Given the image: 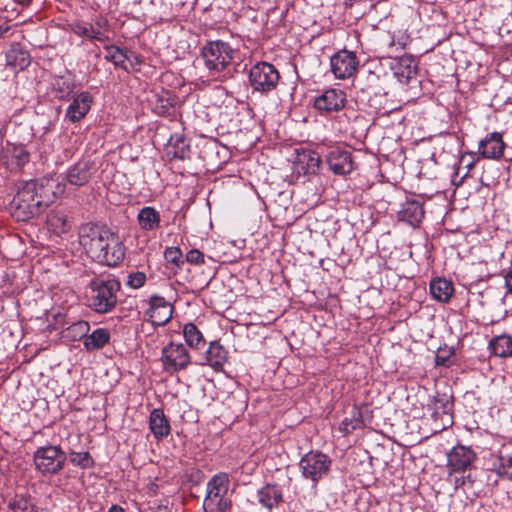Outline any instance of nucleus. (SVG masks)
<instances>
[{
	"label": "nucleus",
	"instance_id": "f257e3e1",
	"mask_svg": "<svg viewBox=\"0 0 512 512\" xmlns=\"http://www.w3.org/2000/svg\"><path fill=\"white\" fill-rule=\"evenodd\" d=\"M64 189L65 183L54 177L26 181L10 203L11 214L17 221H28L39 216Z\"/></svg>",
	"mask_w": 512,
	"mask_h": 512
},
{
	"label": "nucleus",
	"instance_id": "f03ea898",
	"mask_svg": "<svg viewBox=\"0 0 512 512\" xmlns=\"http://www.w3.org/2000/svg\"><path fill=\"white\" fill-rule=\"evenodd\" d=\"M79 242L87 255L101 264L116 266L124 259V248L105 226L86 223L80 227Z\"/></svg>",
	"mask_w": 512,
	"mask_h": 512
},
{
	"label": "nucleus",
	"instance_id": "7ed1b4c3",
	"mask_svg": "<svg viewBox=\"0 0 512 512\" xmlns=\"http://www.w3.org/2000/svg\"><path fill=\"white\" fill-rule=\"evenodd\" d=\"M120 282L112 276L93 277L86 290L88 307L98 314H107L118 304Z\"/></svg>",
	"mask_w": 512,
	"mask_h": 512
},
{
	"label": "nucleus",
	"instance_id": "20e7f679",
	"mask_svg": "<svg viewBox=\"0 0 512 512\" xmlns=\"http://www.w3.org/2000/svg\"><path fill=\"white\" fill-rule=\"evenodd\" d=\"M332 460L328 455L312 450L306 453L299 462V469L302 476L316 485L321 479L328 476Z\"/></svg>",
	"mask_w": 512,
	"mask_h": 512
},
{
	"label": "nucleus",
	"instance_id": "39448f33",
	"mask_svg": "<svg viewBox=\"0 0 512 512\" xmlns=\"http://www.w3.org/2000/svg\"><path fill=\"white\" fill-rule=\"evenodd\" d=\"M36 469L44 476L59 473L67 460L66 453L60 446L47 445L39 447L33 456Z\"/></svg>",
	"mask_w": 512,
	"mask_h": 512
},
{
	"label": "nucleus",
	"instance_id": "423d86ee",
	"mask_svg": "<svg viewBox=\"0 0 512 512\" xmlns=\"http://www.w3.org/2000/svg\"><path fill=\"white\" fill-rule=\"evenodd\" d=\"M280 75L274 65L258 62L249 71V83L255 91L268 93L277 87Z\"/></svg>",
	"mask_w": 512,
	"mask_h": 512
},
{
	"label": "nucleus",
	"instance_id": "0eeeda50",
	"mask_svg": "<svg viewBox=\"0 0 512 512\" xmlns=\"http://www.w3.org/2000/svg\"><path fill=\"white\" fill-rule=\"evenodd\" d=\"M202 57L209 70L222 71L232 61L233 50L224 41H210L202 48Z\"/></svg>",
	"mask_w": 512,
	"mask_h": 512
},
{
	"label": "nucleus",
	"instance_id": "6e6552de",
	"mask_svg": "<svg viewBox=\"0 0 512 512\" xmlns=\"http://www.w3.org/2000/svg\"><path fill=\"white\" fill-rule=\"evenodd\" d=\"M161 361L166 372L175 373L191 364V356L185 345L170 342L162 349Z\"/></svg>",
	"mask_w": 512,
	"mask_h": 512
},
{
	"label": "nucleus",
	"instance_id": "1a4fd4ad",
	"mask_svg": "<svg viewBox=\"0 0 512 512\" xmlns=\"http://www.w3.org/2000/svg\"><path fill=\"white\" fill-rule=\"evenodd\" d=\"M30 161V152L23 144L6 142L2 147L0 163L12 173L20 172Z\"/></svg>",
	"mask_w": 512,
	"mask_h": 512
},
{
	"label": "nucleus",
	"instance_id": "9d476101",
	"mask_svg": "<svg viewBox=\"0 0 512 512\" xmlns=\"http://www.w3.org/2000/svg\"><path fill=\"white\" fill-rule=\"evenodd\" d=\"M477 459L476 452L469 446L458 444L447 453V468L451 473L469 470Z\"/></svg>",
	"mask_w": 512,
	"mask_h": 512
},
{
	"label": "nucleus",
	"instance_id": "9b49d317",
	"mask_svg": "<svg viewBox=\"0 0 512 512\" xmlns=\"http://www.w3.org/2000/svg\"><path fill=\"white\" fill-rule=\"evenodd\" d=\"M358 58L354 52L341 50L330 59L331 71L337 79H348L357 71Z\"/></svg>",
	"mask_w": 512,
	"mask_h": 512
},
{
	"label": "nucleus",
	"instance_id": "f8f14e48",
	"mask_svg": "<svg viewBox=\"0 0 512 512\" xmlns=\"http://www.w3.org/2000/svg\"><path fill=\"white\" fill-rule=\"evenodd\" d=\"M346 94L340 89H327L314 99V107L322 115L338 112L345 107Z\"/></svg>",
	"mask_w": 512,
	"mask_h": 512
},
{
	"label": "nucleus",
	"instance_id": "ddd939ff",
	"mask_svg": "<svg viewBox=\"0 0 512 512\" xmlns=\"http://www.w3.org/2000/svg\"><path fill=\"white\" fill-rule=\"evenodd\" d=\"M329 169L336 175H346L353 171L352 153L341 147L331 148L325 156Z\"/></svg>",
	"mask_w": 512,
	"mask_h": 512
},
{
	"label": "nucleus",
	"instance_id": "4468645a",
	"mask_svg": "<svg viewBox=\"0 0 512 512\" xmlns=\"http://www.w3.org/2000/svg\"><path fill=\"white\" fill-rule=\"evenodd\" d=\"M94 172V163L89 159L82 158L69 167L62 181L75 187H82L89 183Z\"/></svg>",
	"mask_w": 512,
	"mask_h": 512
},
{
	"label": "nucleus",
	"instance_id": "2eb2a0df",
	"mask_svg": "<svg viewBox=\"0 0 512 512\" xmlns=\"http://www.w3.org/2000/svg\"><path fill=\"white\" fill-rule=\"evenodd\" d=\"M387 82L388 77L386 74H378L374 71H368L358 79L357 86L360 92L370 99L372 96L386 95Z\"/></svg>",
	"mask_w": 512,
	"mask_h": 512
},
{
	"label": "nucleus",
	"instance_id": "dca6fc26",
	"mask_svg": "<svg viewBox=\"0 0 512 512\" xmlns=\"http://www.w3.org/2000/svg\"><path fill=\"white\" fill-rule=\"evenodd\" d=\"M229 478L226 473L214 475L207 483V494L203 502L205 512L215 511V500L224 496L228 489Z\"/></svg>",
	"mask_w": 512,
	"mask_h": 512
},
{
	"label": "nucleus",
	"instance_id": "f3484780",
	"mask_svg": "<svg viewBox=\"0 0 512 512\" xmlns=\"http://www.w3.org/2000/svg\"><path fill=\"white\" fill-rule=\"evenodd\" d=\"M505 146L502 134L492 132L479 142L478 153L484 159L498 160L503 156Z\"/></svg>",
	"mask_w": 512,
	"mask_h": 512
},
{
	"label": "nucleus",
	"instance_id": "a211bd4d",
	"mask_svg": "<svg viewBox=\"0 0 512 512\" xmlns=\"http://www.w3.org/2000/svg\"><path fill=\"white\" fill-rule=\"evenodd\" d=\"M430 410H432V416H445L447 418L446 425L452 424V411H453V396L446 392L437 391L432 397L431 403L429 404Z\"/></svg>",
	"mask_w": 512,
	"mask_h": 512
},
{
	"label": "nucleus",
	"instance_id": "6ab92c4d",
	"mask_svg": "<svg viewBox=\"0 0 512 512\" xmlns=\"http://www.w3.org/2000/svg\"><path fill=\"white\" fill-rule=\"evenodd\" d=\"M93 98L89 92L83 91L74 97L66 110V118L71 122H78L90 111Z\"/></svg>",
	"mask_w": 512,
	"mask_h": 512
},
{
	"label": "nucleus",
	"instance_id": "aec40b11",
	"mask_svg": "<svg viewBox=\"0 0 512 512\" xmlns=\"http://www.w3.org/2000/svg\"><path fill=\"white\" fill-rule=\"evenodd\" d=\"M173 308L165 298L153 295L150 298L149 315L153 324L164 325L172 317Z\"/></svg>",
	"mask_w": 512,
	"mask_h": 512
},
{
	"label": "nucleus",
	"instance_id": "412c9836",
	"mask_svg": "<svg viewBox=\"0 0 512 512\" xmlns=\"http://www.w3.org/2000/svg\"><path fill=\"white\" fill-rule=\"evenodd\" d=\"M321 164L320 155L312 150L298 152L295 161V170L298 174L314 175L318 172Z\"/></svg>",
	"mask_w": 512,
	"mask_h": 512
},
{
	"label": "nucleus",
	"instance_id": "4be33fe9",
	"mask_svg": "<svg viewBox=\"0 0 512 512\" xmlns=\"http://www.w3.org/2000/svg\"><path fill=\"white\" fill-rule=\"evenodd\" d=\"M258 503L268 510H272L284 501L282 488L275 483H267L257 491Z\"/></svg>",
	"mask_w": 512,
	"mask_h": 512
},
{
	"label": "nucleus",
	"instance_id": "5701e85b",
	"mask_svg": "<svg viewBox=\"0 0 512 512\" xmlns=\"http://www.w3.org/2000/svg\"><path fill=\"white\" fill-rule=\"evenodd\" d=\"M149 428L157 440L163 439L170 434V423L163 410L153 409L151 411L149 417Z\"/></svg>",
	"mask_w": 512,
	"mask_h": 512
},
{
	"label": "nucleus",
	"instance_id": "b1692460",
	"mask_svg": "<svg viewBox=\"0 0 512 512\" xmlns=\"http://www.w3.org/2000/svg\"><path fill=\"white\" fill-rule=\"evenodd\" d=\"M399 220L405 221L412 226L418 225L424 218L423 206L416 200L406 201L398 212Z\"/></svg>",
	"mask_w": 512,
	"mask_h": 512
},
{
	"label": "nucleus",
	"instance_id": "393cba45",
	"mask_svg": "<svg viewBox=\"0 0 512 512\" xmlns=\"http://www.w3.org/2000/svg\"><path fill=\"white\" fill-rule=\"evenodd\" d=\"M31 63L29 53L19 45H13L6 53V64L15 72L23 71Z\"/></svg>",
	"mask_w": 512,
	"mask_h": 512
},
{
	"label": "nucleus",
	"instance_id": "a878e982",
	"mask_svg": "<svg viewBox=\"0 0 512 512\" xmlns=\"http://www.w3.org/2000/svg\"><path fill=\"white\" fill-rule=\"evenodd\" d=\"M454 293V287L452 282L444 279L437 278L430 283V294L433 299L446 303L450 300Z\"/></svg>",
	"mask_w": 512,
	"mask_h": 512
},
{
	"label": "nucleus",
	"instance_id": "bb28decb",
	"mask_svg": "<svg viewBox=\"0 0 512 512\" xmlns=\"http://www.w3.org/2000/svg\"><path fill=\"white\" fill-rule=\"evenodd\" d=\"M488 348L490 352L502 358L512 356V336L509 334H501L489 341Z\"/></svg>",
	"mask_w": 512,
	"mask_h": 512
},
{
	"label": "nucleus",
	"instance_id": "cd10ccee",
	"mask_svg": "<svg viewBox=\"0 0 512 512\" xmlns=\"http://www.w3.org/2000/svg\"><path fill=\"white\" fill-rule=\"evenodd\" d=\"M206 364L220 370L227 361V351L218 342H212L205 354Z\"/></svg>",
	"mask_w": 512,
	"mask_h": 512
},
{
	"label": "nucleus",
	"instance_id": "c85d7f7f",
	"mask_svg": "<svg viewBox=\"0 0 512 512\" xmlns=\"http://www.w3.org/2000/svg\"><path fill=\"white\" fill-rule=\"evenodd\" d=\"M137 220L143 230L152 231L160 225V214L155 208L146 206L139 211Z\"/></svg>",
	"mask_w": 512,
	"mask_h": 512
},
{
	"label": "nucleus",
	"instance_id": "c756f323",
	"mask_svg": "<svg viewBox=\"0 0 512 512\" xmlns=\"http://www.w3.org/2000/svg\"><path fill=\"white\" fill-rule=\"evenodd\" d=\"M109 340V331L104 328H98L84 339L83 344L87 350L91 351L104 347Z\"/></svg>",
	"mask_w": 512,
	"mask_h": 512
},
{
	"label": "nucleus",
	"instance_id": "7c9ffc66",
	"mask_svg": "<svg viewBox=\"0 0 512 512\" xmlns=\"http://www.w3.org/2000/svg\"><path fill=\"white\" fill-rule=\"evenodd\" d=\"M393 69L400 82H408L416 75V66L410 58L399 59Z\"/></svg>",
	"mask_w": 512,
	"mask_h": 512
},
{
	"label": "nucleus",
	"instance_id": "2f4dec72",
	"mask_svg": "<svg viewBox=\"0 0 512 512\" xmlns=\"http://www.w3.org/2000/svg\"><path fill=\"white\" fill-rule=\"evenodd\" d=\"M183 335L188 346L194 349H200L205 346V339L193 323H187L183 328Z\"/></svg>",
	"mask_w": 512,
	"mask_h": 512
},
{
	"label": "nucleus",
	"instance_id": "473e14b6",
	"mask_svg": "<svg viewBox=\"0 0 512 512\" xmlns=\"http://www.w3.org/2000/svg\"><path fill=\"white\" fill-rule=\"evenodd\" d=\"M52 86L57 98L66 99L74 90V81L70 76H57Z\"/></svg>",
	"mask_w": 512,
	"mask_h": 512
},
{
	"label": "nucleus",
	"instance_id": "72a5a7b5",
	"mask_svg": "<svg viewBox=\"0 0 512 512\" xmlns=\"http://www.w3.org/2000/svg\"><path fill=\"white\" fill-rule=\"evenodd\" d=\"M90 330V325L87 321L81 320L73 323L64 331V338L70 341H77L85 339Z\"/></svg>",
	"mask_w": 512,
	"mask_h": 512
},
{
	"label": "nucleus",
	"instance_id": "f704fd0d",
	"mask_svg": "<svg viewBox=\"0 0 512 512\" xmlns=\"http://www.w3.org/2000/svg\"><path fill=\"white\" fill-rule=\"evenodd\" d=\"M105 50L107 52L105 59L112 62L116 67H120L124 70H128L126 61L128 60L127 54L115 45H106Z\"/></svg>",
	"mask_w": 512,
	"mask_h": 512
},
{
	"label": "nucleus",
	"instance_id": "c9c22d12",
	"mask_svg": "<svg viewBox=\"0 0 512 512\" xmlns=\"http://www.w3.org/2000/svg\"><path fill=\"white\" fill-rule=\"evenodd\" d=\"M11 512H36L35 505L29 497L16 495L8 504Z\"/></svg>",
	"mask_w": 512,
	"mask_h": 512
},
{
	"label": "nucleus",
	"instance_id": "e433bc0d",
	"mask_svg": "<svg viewBox=\"0 0 512 512\" xmlns=\"http://www.w3.org/2000/svg\"><path fill=\"white\" fill-rule=\"evenodd\" d=\"M72 31L78 36L87 37L91 40L103 42L102 34L94 32V26L90 23L77 22L72 25Z\"/></svg>",
	"mask_w": 512,
	"mask_h": 512
},
{
	"label": "nucleus",
	"instance_id": "4c0bfd02",
	"mask_svg": "<svg viewBox=\"0 0 512 512\" xmlns=\"http://www.w3.org/2000/svg\"><path fill=\"white\" fill-rule=\"evenodd\" d=\"M474 165V160L466 161V157L462 156L459 161V166L457 167L452 178L453 184L461 185L464 178L468 176L470 170L474 167Z\"/></svg>",
	"mask_w": 512,
	"mask_h": 512
},
{
	"label": "nucleus",
	"instance_id": "58836bf2",
	"mask_svg": "<svg viewBox=\"0 0 512 512\" xmlns=\"http://www.w3.org/2000/svg\"><path fill=\"white\" fill-rule=\"evenodd\" d=\"M497 474L501 477L512 478V452L510 454L500 451Z\"/></svg>",
	"mask_w": 512,
	"mask_h": 512
},
{
	"label": "nucleus",
	"instance_id": "ea45409f",
	"mask_svg": "<svg viewBox=\"0 0 512 512\" xmlns=\"http://www.w3.org/2000/svg\"><path fill=\"white\" fill-rule=\"evenodd\" d=\"M363 424L361 415L359 411H353V415L351 418H344L341 422L340 430L345 432L346 434L353 432L354 430L360 428Z\"/></svg>",
	"mask_w": 512,
	"mask_h": 512
},
{
	"label": "nucleus",
	"instance_id": "a19ab883",
	"mask_svg": "<svg viewBox=\"0 0 512 512\" xmlns=\"http://www.w3.org/2000/svg\"><path fill=\"white\" fill-rule=\"evenodd\" d=\"M164 258L176 267L184 264L182 251L178 247H168L164 252Z\"/></svg>",
	"mask_w": 512,
	"mask_h": 512
},
{
	"label": "nucleus",
	"instance_id": "79ce46f5",
	"mask_svg": "<svg viewBox=\"0 0 512 512\" xmlns=\"http://www.w3.org/2000/svg\"><path fill=\"white\" fill-rule=\"evenodd\" d=\"M70 461L76 466L88 468L93 464V460L88 452H72Z\"/></svg>",
	"mask_w": 512,
	"mask_h": 512
},
{
	"label": "nucleus",
	"instance_id": "37998d69",
	"mask_svg": "<svg viewBox=\"0 0 512 512\" xmlns=\"http://www.w3.org/2000/svg\"><path fill=\"white\" fill-rule=\"evenodd\" d=\"M146 282V275L143 272L131 273L127 277V285L133 289L142 287Z\"/></svg>",
	"mask_w": 512,
	"mask_h": 512
},
{
	"label": "nucleus",
	"instance_id": "c03bdc74",
	"mask_svg": "<svg viewBox=\"0 0 512 512\" xmlns=\"http://www.w3.org/2000/svg\"><path fill=\"white\" fill-rule=\"evenodd\" d=\"M94 26V32H99L102 34V37L104 38L103 39V42L105 41H108L109 40V37L107 35V32L109 30V22L106 18L104 17H98L96 20H95V23L93 24Z\"/></svg>",
	"mask_w": 512,
	"mask_h": 512
},
{
	"label": "nucleus",
	"instance_id": "a18cd8bd",
	"mask_svg": "<svg viewBox=\"0 0 512 512\" xmlns=\"http://www.w3.org/2000/svg\"><path fill=\"white\" fill-rule=\"evenodd\" d=\"M189 146L185 143V140L180 138L175 144V150L173 152L174 157L179 159H185L189 156Z\"/></svg>",
	"mask_w": 512,
	"mask_h": 512
},
{
	"label": "nucleus",
	"instance_id": "49530a36",
	"mask_svg": "<svg viewBox=\"0 0 512 512\" xmlns=\"http://www.w3.org/2000/svg\"><path fill=\"white\" fill-rule=\"evenodd\" d=\"M186 261L193 265L204 264V254L197 249H192L187 252Z\"/></svg>",
	"mask_w": 512,
	"mask_h": 512
},
{
	"label": "nucleus",
	"instance_id": "de8ad7c7",
	"mask_svg": "<svg viewBox=\"0 0 512 512\" xmlns=\"http://www.w3.org/2000/svg\"><path fill=\"white\" fill-rule=\"evenodd\" d=\"M232 507V501L225 498L224 496L215 500V511L214 512H229Z\"/></svg>",
	"mask_w": 512,
	"mask_h": 512
},
{
	"label": "nucleus",
	"instance_id": "09e8293b",
	"mask_svg": "<svg viewBox=\"0 0 512 512\" xmlns=\"http://www.w3.org/2000/svg\"><path fill=\"white\" fill-rule=\"evenodd\" d=\"M505 285L508 291L512 294V269L505 275Z\"/></svg>",
	"mask_w": 512,
	"mask_h": 512
},
{
	"label": "nucleus",
	"instance_id": "8fccbe9b",
	"mask_svg": "<svg viewBox=\"0 0 512 512\" xmlns=\"http://www.w3.org/2000/svg\"><path fill=\"white\" fill-rule=\"evenodd\" d=\"M466 482L473 483V480L471 479L470 474L467 475L466 477L456 478V481H455L457 487L464 486L466 484Z\"/></svg>",
	"mask_w": 512,
	"mask_h": 512
},
{
	"label": "nucleus",
	"instance_id": "3c124183",
	"mask_svg": "<svg viewBox=\"0 0 512 512\" xmlns=\"http://www.w3.org/2000/svg\"><path fill=\"white\" fill-rule=\"evenodd\" d=\"M54 220H56L57 222H61L62 230H65V228H66V220L63 217H55V218H52L50 221L53 223Z\"/></svg>",
	"mask_w": 512,
	"mask_h": 512
},
{
	"label": "nucleus",
	"instance_id": "603ef678",
	"mask_svg": "<svg viewBox=\"0 0 512 512\" xmlns=\"http://www.w3.org/2000/svg\"><path fill=\"white\" fill-rule=\"evenodd\" d=\"M108 512H124V509L118 505H113L110 507Z\"/></svg>",
	"mask_w": 512,
	"mask_h": 512
},
{
	"label": "nucleus",
	"instance_id": "864d4df0",
	"mask_svg": "<svg viewBox=\"0 0 512 512\" xmlns=\"http://www.w3.org/2000/svg\"><path fill=\"white\" fill-rule=\"evenodd\" d=\"M155 512H169V509L167 506L158 505Z\"/></svg>",
	"mask_w": 512,
	"mask_h": 512
},
{
	"label": "nucleus",
	"instance_id": "5fc2aeb1",
	"mask_svg": "<svg viewBox=\"0 0 512 512\" xmlns=\"http://www.w3.org/2000/svg\"><path fill=\"white\" fill-rule=\"evenodd\" d=\"M32 0H15V2H17L18 4L22 5V6H28L30 5Z\"/></svg>",
	"mask_w": 512,
	"mask_h": 512
},
{
	"label": "nucleus",
	"instance_id": "6e6d98bb",
	"mask_svg": "<svg viewBox=\"0 0 512 512\" xmlns=\"http://www.w3.org/2000/svg\"><path fill=\"white\" fill-rule=\"evenodd\" d=\"M436 362H437L438 364H442V365H444V364H445L444 359L440 360V357H439V356H437V357H436Z\"/></svg>",
	"mask_w": 512,
	"mask_h": 512
},
{
	"label": "nucleus",
	"instance_id": "4d7b16f0",
	"mask_svg": "<svg viewBox=\"0 0 512 512\" xmlns=\"http://www.w3.org/2000/svg\"><path fill=\"white\" fill-rule=\"evenodd\" d=\"M3 35V31L0 29V37Z\"/></svg>",
	"mask_w": 512,
	"mask_h": 512
}]
</instances>
